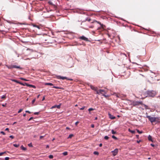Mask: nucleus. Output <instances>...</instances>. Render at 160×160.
I'll return each mask as SVG.
<instances>
[{"label": "nucleus", "instance_id": "f257e3e1", "mask_svg": "<svg viewBox=\"0 0 160 160\" xmlns=\"http://www.w3.org/2000/svg\"><path fill=\"white\" fill-rule=\"evenodd\" d=\"M146 117L148 119L152 125L155 122H156L155 124L160 122V118L155 117L151 116H147Z\"/></svg>", "mask_w": 160, "mask_h": 160}, {"label": "nucleus", "instance_id": "f03ea898", "mask_svg": "<svg viewBox=\"0 0 160 160\" xmlns=\"http://www.w3.org/2000/svg\"><path fill=\"white\" fill-rule=\"evenodd\" d=\"M146 97H154L156 94V92L154 91H148L145 93Z\"/></svg>", "mask_w": 160, "mask_h": 160}, {"label": "nucleus", "instance_id": "7ed1b4c3", "mask_svg": "<svg viewBox=\"0 0 160 160\" xmlns=\"http://www.w3.org/2000/svg\"><path fill=\"white\" fill-rule=\"evenodd\" d=\"M7 67L9 69H11L12 68H16L19 69H22V68L19 66H17L15 65H11L10 66L7 65Z\"/></svg>", "mask_w": 160, "mask_h": 160}, {"label": "nucleus", "instance_id": "20e7f679", "mask_svg": "<svg viewBox=\"0 0 160 160\" xmlns=\"http://www.w3.org/2000/svg\"><path fill=\"white\" fill-rule=\"evenodd\" d=\"M57 78L59 79H62V80H64L65 79H66L68 80H70V81H72L73 79H69L68 78L66 77H62L60 76H57Z\"/></svg>", "mask_w": 160, "mask_h": 160}, {"label": "nucleus", "instance_id": "39448f33", "mask_svg": "<svg viewBox=\"0 0 160 160\" xmlns=\"http://www.w3.org/2000/svg\"><path fill=\"white\" fill-rule=\"evenodd\" d=\"M97 22V23H98L100 25H101V27L103 28V29H104L105 27V26L102 24H101V23L100 22H98V21H97L96 20H94L92 22H91V23H93L94 22Z\"/></svg>", "mask_w": 160, "mask_h": 160}, {"label": "nucleus", "instance_id": "423d86ee", "mask_svg": "<svg viewBox=\"0 0 160 160\" xmlns=\"http://www.w3.org/2000/svg\"><path fill=\"white\" fill-rule=\"evenodd\" d=\"M118 149L117 148H116L114 151H111V153L114 156H116L118 153Z\"/></svg>", "mask_w": 160, "mask_h": 160}, {"label": "nucleus", "instance_id": "0eeeda50", "mask_svg": "<svg viewBox=\"0 0 160 160\" xmlns=\"http://www.w3.org/2000/svg\"><path fill=\"white\" fill-rule=\"evenodd\" d=\"M79 39L82 40H83L86 41H89L88 39V38L85 37L84 36H82L81 37H80L79 38Z\"/></svg>", "mask_w": 160, "mask_h": 160}, {"label": "nucleus", "instance_id": "6e6552de", "mask_svg": "<svg viewBox=\"0 0 160 160\" xmlns=\"http://www.w3.org/2000/svg\"><path fill=\"white\" fill-rule=\"evenodd\" d=\"M103 92H105V90H104L100 89L97 91V94H102Z\"/></svg>", "mask_w": 160, "mask_h": 160}, {"label": "nucleus", "instance_id": "1a4fd4ad", "mask_svg": "<svg viewBox=\"0 0 160 160\" xmlns=\"http://www.w3.org/2000/svg\"><path fill=\"white\" fill-rule=\"evenodd\" d=\"M25 84L26 86L29 87H30L33 88H36L35 86L29 84L27 83H25Z\"/></svg>", "mask_w": 160, "mask_h": 160}, {"label": "nucleus", "instance_id": "9d476101", "mask_svg": "<svg viewBox=\"0 0 160 160\" xmlns=\"http://www.w3.org/2000/svg\"><path fill=\"white\" fill-rule=\"evenodd\" d=\"M113 95H114L116 96L117 97L119 98H121V96L119 93H114L113 94Z\"/></svg>", "mask_w": 160, "mask_h": 160}, {"label": "nucleus", "instance_id": "9b49d317", "mask_svg": "<svg viewBox=\"0 0 160 160\" xmlns=\"http://www.w3.org/2000/svg\"><path fill=\"white\" fill-rule=\"evenodd\" d=\"M108 115L109 118L112 119H114L116 118L115 117L113 116V115H112L110 113H108Z\"/></svg>", "mask_w": 160, "mask_h": 160}, {"label": "nucleus", "instance_id": "f8f14e48", "mask_svg": "<svg viewBox=\"0 0 160 160\" xmlns=\"http://www.w3.org/2000/svg\"><path fill=\"white\" fill-rule=\"evenodd\" d=\"M90 87L92 89L97 92V91H98V90H97V87H94V86H92V85Z\"/></svg>", "mask_w": 160, "mask_h": 160}, {"label": "nucleus", "instance_id": "ddd939ff", "mask_svg": "<svg viewBox=\"0 0 160 160\" xmlns=\"http://www.w3.org/2000/svg\"><path fill=\"white\" fill-rule=\"evenodd\" d=\"M148 140L149 141H151L152 142H153V140L152 139V137L150 135H149L148 136Z\"/></svg>", "mask_w": 160, "mask_h": 160}, {"label": "nucleus", "instance_id": "4468645a", "mask_svg": "<svg viewBox=\"0 0 160 160\" xmlns=\"http://www.w3.org/2000/svg\"><path fill=\"white\" fill-rule=\"evenodd\" d=\"M21 148L23 150L25 151L26 150L27 148H26L24 147L23 145H22L21 146Z\"/></svg>", "mask_w": 160, "mask_h": 160}, {"label": "nucleus", "instance_id": "2eb2a0df", "mask_svg": "<svg viewBox=\"0 0 160 160\" xmlns=\"http://www.w3.org/2000/svg\"><path fill=\"white\" fill-rule=\"evenodd\" d=\"M12 81H13V82H16L18 83H19V84L20 83V82L18 81L17 80H15V79H13V80H12Z\"/></svg>", "mask_w": 160, "mask_h": 160}, {"label": "nucleus", "instance_id": "dca6fc26", "mask_svg": "<svg viewBox=\"0 0 160 160\" xmlns=\"http://www.w3.org/2000/svg\"><path fill=\"white\" fill-rule=\"evenodd\" d=\"M45 85L50 86H53V85L52 83H45Z\"/></svg>", "mask_w": 160, "mask_h": 160}, {"label": "nucleus", "instance_id": "f3484780", "mask_svg": "<svg viewBox=\"0 0 160 160\" xmlns=\"http://www.w3.org/2000/svg\"><path fill=\"white\" fill-rule=\"evenodd\" d=\"M129 131L132 133H135V131L131 130L130 129H129Z\"/></svg>", "mask_w": 160, "mask_h": 160}, {"label": "nucleus", "instance_id": "a211bd4d", "mask_svg": "<svg viewBox=\"0 0 160 160\" xmlns=\"http://www.w3.org/2000/svg\"><path fill=\"white\" fill-rule=\"evenodd\" d=\"M137 132L139 134H141L142 133V131H140L138 129H137Z\"/></svg>", "mask_w": 160, "mask_h": 160}, {"label": "nucleus", "instance_id": "6ab92c4d", "mask_svg": "<svg viewBox=\"0 0 160 160\" xmlns=\"http://www.w3.org/2000/svg\"><path fill=\"white\" fill-rule=\"evenodd\" d=\"M62 154L64 155V156H66L68 155V152H63L62 153Z\"/></svg>", "mask_w": 160, "mask_h": 160}, {"label": "nucleus", "instance_id": "aec40b11", "mask_svg": "<svg viewBox=\"0 0 160 160\" xmlns=\"http://www.w3.org/2000/svg\"><path fill=\"white\" fill-rule=\"evenodd\" d=\"M6 95H3L1 97V98L5 99L6 98Z\"/></svg>", "mask_w": 160, "mask_h": 160}, {"label": "nucleus", "instance_id": "412c9836", "mask_svg": "<svg viewBox=\"0 0 160 160\" xmlns=\"http://www.w3.org/2000/svg\"><path fill=\"white\" fill-rule=\"evenodd\" d=\"M19 144H13V146L15 147H18L19 146Z\"/></svg>", "mask_w": 160, "mask_h": 160}, {"label": "nucleus", "instance_id": "4be33fe9", "mask_svg": "<svg viewBox=\"0 0 160 160\" xmlns=\"http://www.w3.org/2000/svg\"><path fill=\"white\" fill-rule=\"evenodd\" d=\"M112 138H113V139H115V140H117V139H118L115 136H114V135H112Z\"/></svg>", "mask_w": 160, "mask_h": 160}, {"label": "nucleus", "instance_id": "5701e85b", "mask_svg": "<svg viewBox=\"0 0 160 160\" xmlns=\"http://www.w3.org/2000/svg\"><path fill=\"white\" fill-rule=\"evenodd\" d=\"M93 154L95 155H98L99 154V153L98 152L95 151L94 152Z\"/></svg>", "mask_w": 160, "mask_h": 160}, {"label": "nucleus", "instance_id": "b1692460", "mask_svg": "<svg viewBox=\"0 0 160 160\" xmlns=\"http://www.w3.org/2000/svg\"><path fill=\"white\" fill-rule=\"evenodd\" d=\"M112 133L113 134H115L116 133V132L114 131L113 130H112Z\"/></svg>", "mask_w": 160, "mask_h": 160}, {"label": "nucleus", "instance_id": "393cba45", "mask_svg": "<svg viewBox=\"0 0 160 160\" xmlns=\"http://www.w3.org/2000/svg\"><path fill=\"white\" fill-rule=\"evenodd\" d=\"M73 136V134H71L69 135L68 138H71Z\"/></svg>", "mask_w": 160, "mask_h": 160}, {"label": "nucleus", "instance_id": "a878e982", "mask_svg": "<svg viewBox=\"0 0 160 160\" xmlns=\"http://www.w3.org/2000/svg\"><path fill=\"white\" fill-rule=\"evenodd\" d=\"M53 156L52 155H50L49 156V158H50V159H52L53 158Z\"/></svg>", "mask_w": 160, "mask_h": 160}, {"label": "nucleus", "instance_id": "bb28decb", "mask_svg": "<svg viewBox=\"0 0 160 160\" xmlns=\"http://www.w3.org/2000/svg\"><path fill=\"white\" fill-rule=\"evenodd\" d=\"M104 138L106 140H108L109 138V137L108 136H106L104 137Z\"/></svg>", "mask_w": 160, "mask_h": 160}, {"label": "nucleus", "instance_id": "cd10ccee", "mask_svg": "<svg viewBox=\"0 0 160 160\" xmlns=\"http://www.w3.org/2000/svg\"><path fill=\"white\" fill-rule=\"evenodd\" d=\"M33 26L34 27H36V28H38V29H40L39 27L38 26V25H33Z\"/></svg>", "mask_w": 160, "mask_h": 160}, {"label": "nucleus", "instance_id": "c85d7f7f", "mask_svg": "<svg viewBox=\"0 0 160 160\" xmlns=\"http://www.w3.org/2000/svg\"><path fill=\"white\" fill-rule=\"evenodd\" d=\"M48 3L50 5H53V3H52V2L51 1H50L48 2Z\"/></svg>", "mask_w": 160, "mask_h": 160}, {"label": "nucleus", "instance_id": "c756f323", "mask_svg": "<svg viewBox=\"0 0 160 160\" xmlns=\"http://www.w3.org/2000/svg\"><path fill=\"white\" fill-rule=\"evenodd\" d=\"M20 79L22 80L25 81H28V80H27V79H25V78H21Z\"/></svg>", "mask_w": 160, "mask_h": 160}, {"label": "nucleus", "instance_id": "7c9ffc66", "mask_svg": "<svg viewBox=\"0 0 160 160\" xmlns=\"http://www.w3.org/2000/svg\"><path fill=\"white\" fill-rule=\"evenodd\" d=\"M23 110V109H21L20 110H19L18 112V113H20Z\"/></svg>", "mask_w": 160, "mask_h": 160}, {"label": "nucleus", "instance_id": "2f4dec72", "mask_svg": "<svg viewBox=\"0 0 160 160\" xmlns=\"http://www.w3.org/2000/svg\"><path fill=\"white\" fill-rule=\"evenodd\" d=\"M56 106L58 108H60L61 105H56Z\"/></svg>", "mask_w": 160, "mask_h": 160}, {"label": "nucleus", "instance_id": "473e14b6", "mask_svg": "<svg viewBox=\"0 0 160 160\" xmlns=\"http://www.w3.org/2000/svg\"><path fill=\"white\" fill-rule=\"evenodd\" d=\"M93 110H94V109L92 108H90L88 109V111L89 112H90L91 111H92Z\"/></svg>", "mask_w": 160, "mask_h": 160}, {"label": "nucleus", "instance_id": "72a5a7b5", "mask_svg": "<svg viewBox=\"0 0 160 160\" xmlns=\"http://www.w3.org/2000/svg\"><path fill=\"white\" fill-rule=\"evenodd\" d=\"M19 84H21V85H22L23 86H24L26 85L25 84V83H22V82H20V83H19Z\"/></svg>", "mask_w": 160, "mask_h": 160}, {"label": "nucleus", "instance_id": "f704fd0d", "mask_svg": "<svg viewBox=\"0 0 160 160\" xmlns=\"http://www.w3.org/2000/svg\"><path fill=\"white\" fill-rule=\"evenodd\" d=\"M28 146L29 147H32V143H30L29 144H28Z\"/></svg>", "mask_w": 160, "mask_h": 160}, {"label": "nucleus", "instance_id": "c9c22d12", "mask_svg": "<svg viewBox=\"0 0 160 160\" xmlns=\"http://www.w3.org/2000/svg\"><path fill=\"white\" fill-rule=\"evenodd\" d=\"M39 114V112H35L34 113V115H38Z\"/></svg>", "mask_w": 160, "mask_h": 160}, {"label": "nucleus", "instance_id": "e433bc0d", "mask_svg": "<svg viewBox=\"0 0 160 160\" xmlns=\"http://www.w3.org/2000/svg\"><path fill=\"white\" fill-rule=\"evenodd\" d=\"M0 133L2 134L3 135H5V133L3 131H1Z\"/></svg>", "mask_w": 160, "mask_h": 160}, {"label": "nucleus", "instance_id": "4c0bfd02", "mask_svg": "<svg viewBox=\"0 0 160 160\" xmlns=\"http://www.w3.org/2000/svg\"><path fill=\"white\" fill-rule=\"evenodd\" d=\"M53 88H57V89H60V88H59L58 87H57L56 86H54Z\"/></svg>", "mask_w": 160, "mask_h": 160}, {"label": "nucleus", "instance_id": "58836bf2", "mask_svg": "<svg viewBox=\"0 0 160 160\" xmlns=\"http://www.w3.org/2000/svg\"><path fill=\"white\" fill-rule=\"evenodd\" d=\"M9 137L12 139H13L14 138V136L12 135H10Z\"/></svg>", "mask_w": 160, "mask_h": 160}, {"label": "nucleus", "instance_id": "ea45409f", "mask_svg": "<svg viewBox=\"0 0 160 160\" xmlns=\"http://www.w3.org/2000/svg\"><path fill=\"white\" fill-rule=\"evenodd\" d=\"M9 157H6L5 158V160H8L9 159Z\"/></svg>", "mask_w": 160, "mask_h": 160}, {"label": "nucleus", "instance_id": "a19ab883", "mask_svg": "<svg viewBox=\"0 0 160 160\" xmlns=\"http://www.w3.org/2000/svg\"><path fill=\"white\" fill-rule=\"evenodd\" d=\"M86 20L88 21V22H90L91 21V19L90 18H87Z\"/></svg>", "mask_w": 160, "mask_h": 160}, {"label": "nucleus", "instance_id": "79ce46f5", "mask_svg": "<svg viewBox=\"0 0 160 160\" xmlns=\"http://www.w3.org/2000/svg\"><path fill=\"white\" fill-rule=\"evenodd\" d=\"M5 152H2L0 153V156L2 155L3 154L5 153Z\"/></svg>", "mask_w": 160, "mask_h": 160}, {"label": "nucleus", "instance_id": "37998d69", "mask_svg": "<svg viewBox=\"0 0 160 160\" xmlns=\"http://www.w3.org/2000/svg\"><path fill=\"white\" fill-rule=\"evenodd\" d=\"M84 108H85V107H82L81 108H80V110H83L84 109Z\"/></svg>", "mask_w": 160, "mask_h": 160}, {"label": "nucleus", "instance_id": "c03bdc74", "mask_svg": "<svg viewBox=\"0 0 160 160\" xmlns=\"http://www.w3.org/2000/svg\"><path fill=\"white\" fill-rule=\"evenodd\" d=\"M79 123V122H76L75 123V124L76 126Z\"/></svg>", "mask_w": 160, "mask_h": 160}, {"label": "nucleus", "instance_id": "a18cd8bd", "mask_svg": "<svg viewBox=\"0 0 160 160\" xmlns=\"http://www.w3.org/2000/svg\"><path fill=\"white\" fill-rule=\"evenodd\" d=\"M35 100H36V99H35H35H34L32 101V104H33V103L35 102Z\"/></svg>", "mask_w": 160, "mask_h": 160}, {"label": "nucleus", "instance_id": "49530a36", "mask_svg": "<svg viewBox=\"0 0 160 160\" xmlns=\"http://www.w3.org/2000/svg\"><path fill=\"white\" fill-rule=\"evenodd\" d=\"M33 118V117H31L28 120V121H30L31 120H32V119Z\"/></svg>", "mask_w": 160, "mask_h": 160}, {"label": "nucleus", "instance_id": "de8ad7c7", "mask_svg": "<svg viewBox=\"0 0 160 160\" xmlns=\"http://www.w3.org/2000/svg\"><path fill=\"white\" fill-rule=\"evenodd\" d=\"M25 112L27 113H28L29 114L31 113V112H29V111H26Z\"/></svg>", "mask_w": 160, "mask_h": 160}, {"label": "nucleus", "instance_id": "09e8293b", "mask_svg": "<svg viewBox=\"0 0 160 160\" xmlns=\"http://www.w3.org/2000/svg\"><path fill=\"white\" fill-rule=\"evenodd\" d=\"M44 137L43 136H40V139H42V138H43Z\"/></svg>", "mask_w": 160, "mask_h": 160}, {"label": "nucleus", "instance_id": "8fccbe9b", "mask_svg": "<svg viewBox=\"0 0 160 160\" xmlns=\"http://www.w3.org/2000/svg\"><path fill=\"white\" fill-rule=\"evenodd\" d=\"M91 127L92 128H94V124H92L91 125Z\"/></svg>", "mask_w": 160, "mask_h": 160}, {"label": "nucleus", "instance_id": "3c124183", "mask_svg": "<svg viewBox=\"0 0 160 160\" xmlns=\"http://www.w3.org/2000/svg\"><path fill=\"white\" fill-rule=\"evenodd\" d=\"M6 131H8L9 129V128H7L5 129V130Z\"/></svg>", "mask_w": 160, "mask_h": 160}, {"label": "nucleus", "instance_id": "603ef678", "mask_svg": "<svg viewBox=\"0 0 160 160\" xmlns=\"http://www.w3.org/2000/svg\"><path fill=\"white\" fill-rule=\"evenodd\" d=\"M99 147H101L102 146V143H100L99 145Z\"/></svg>", "mask_w": 160, "mask_h": 160}, {"label": "nucleus", "instance_id": "864d4df0", "mask_svg": "<svg viewBox=\"0 0 160 160\" xmlns=\"http://www.w3.org/2000/svg\"><path fill=\"white\" fill-rule=\"evenodd\" d=\"M151 146H152V147H154V146H155V145H154L153 144H151Z\"/></svg>", "mask_w": 160, "mask_h": 160}, {"label": "nucleus", "instance_id": "5fc2aeb1", "mask_svg": "<svg viewBox=\"0 0 160 160\" xmlns=\"http://www.w3.org/2000/svg\"><path fill=\"white\" fill-rule=\"evenodd\" d=\"M140 103V102H136V105H137V104H139Z\"/></svg>", "mask_w": 160, "mask_h": 160}, {"label": "nucleus", "instance_id": "6e6d98bb", "mask_svg": "<svg viewBox=\"0 0 160 160\" xmlns=\"http://www.w3.org/2000/svg\"><path fill=\"white\" fill-rule=\"evenodd\" d=\"M26 113H25V114H23V116L24 117H25L26 116Z\"/></svg>", "mask_w": 160, "mask_h": 160}, {"label": "nucleus", "instance_id": "4d7b16f0", "mask_svg": "<svg viewBox=\"0 0 160 160\" xmlns=\"http://www.w3.org/2000/svg\"><path fill=\"white\" fill-rule=\"evenodd\" d=\"M49 148V146L48 145H47L46 146L47 148Z\"/></svg>", "mask_w": 160, "mask_h": 160}, {"label": "nucleus", "instance_id": "13d9d810", "mask_svg": "<svg viewBox=\"0 0 160 160\" xmlns=\"http://www.w3.org/2000/svg\"><path fill=\"white\" fill-rule=\"evenodd\" d=\"M66 129H68V130L70 129V128H68V127H67Z\"/></svg>", "mask_w": 160, "mask_h": 160}, {"label": "nucleus", "instance_id": "bf43d9fd", "mask_svg": "<svg viewBox=\"0 0 160 160\" xmlns=\"http://www.w3.org/2000/svg\"><path fill=\"white\" fill-rule=\"evenodd\" d=\"M93 26H91L89 27V28H93Z\"/></svg>", "mask_w": 160, "mask_h": 160}, {"label": "nucleus", "instance_id": "052dcab7", "mask_svg": "<svg viewBox=\"0 0 160 160\" xmlns=\"http://www.w3.org/2000/svg\"><path fill=\"white\" fill-rule=\"evenodd\" d=\"M140 141H137V142L138 143H139L140 142Z\"/></svg>", "mask_w": 160, "mask_h": 160}, {"label": "nucleus", "instance_id": "680f3d73", "mask_svg": "<svg viewBox=\"0 0 160 160\" xmlns=\"http://www.w3.org/2000/svg\"><path fill=\"white\" fill-rule=\"evenodd\" d=\"M56 105H55V106H53V107H52V108H56Z\"/></svg>", "mask_w": 160, "mask_h": 160}, {"label": "nucleus", "instance_id": "e2e57ef3", "mask_svg": "<svg viewBox=\"0 0 160 160\" xmlns=\"http://www.w3.org/2000/svg\"><path fill=\"white\" fill-rule=\"evenodd\" d=\"M44 99H45V97H44L42 99V101H43V100H44Z\"/></svg>", "mask_w": 160, "mask_h": 160}, {"label": "nucleus", "instance_id": "0e129e2a", "mask_svg": "<svg viewBox=\"0 0 160 160\" xmlns=\"http://www.w3.org/2000/svg\"><path fill=\"white\" fill-rule=\"evenodd\" d=\"M17 123V122H14L13 123V125H14L15 124H16Z\"/></svg>", "mask_w": 160, "mask_h": 160}, {"label": "nucleus", "instance_id": "69168bd1", "mask_svg": "<svg viewBox=\"0 0 160 160\" xmlns=\"http://www.w3.org/2000/svg\"><path fill=\"white\" fill-rule=\"evenodd\" d=\"M136 136L137 137V138H138L139 137V135H136Z\"/></svg>", "mask_w": 160, "mask_h": 160}, {"label": "nucleus", "instance_id": "338daca9", "mask_svg": "<svg viewBox=\"0 0 160 160\" xmlns=\"http://www.w3.org/2000/svg\"><path fill=\"white\" fill-rule=\"evenodd\" d=\"M95 120H97V117L95 118Z\"/></svg>", "mask_w": 160, "mask_h": 160}, {"label": "nucleus", "instance_id": "774afa93", "mask_svg": "<svg viewBox=\"0 0 160 160\" xmlns=\"http://www.w3.org/2000/svg\"><path fill=\"white\" fill-rule=\"evenodd\" d=\"M103 96H104V97H106V96L105 95L103 94Z\"/></svg>", "mask_w": 160, "mask_h": 160}]
</instances>
